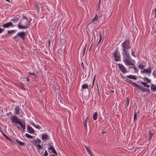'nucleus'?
Returning <instances> with one entry per match:
<instances>
[{
  "label": "nucleus",
  "mask_w": 156,
  "mask_h": 156,
  "mask_svg": "<svg viewBox=\"0 0 156 156\" xmlns=\"http://www.w3.org/2000/svg\"><path fill=\"white\" fill-rule=\"evenodd\" d=\"M3 136L6 138L8 137V136H6V135H5V134L3 135Z\"/></svg>",
  "instance_id": "13d9d810"
},
{
  "label": "nucleus",
  "mask_w": 156,
  "mask_h": 156,
  "mask_svg": "<svg viewBox=\"0 0 156 156\" xmlns=\"http://www.w3.org/2000/svg\"><path fill=\"white\" fill-rule=\"evenodd\" d=\"M32 19L29 17H27L24 15L22 16V18L18 24V27L19 29H26L30 25V21Z\"/></svg>",
  "instance_id": "f257e3e1"
},
{
  "label": "nucleus",
  "mask_w": 156,
  "mask_h": 156,
  "mask_svg": "<svg viewBox=\"0 0 156 156\" xmlns=\"http://www.w3.org/2000/svg\"><path fill=\"white\" fill-rule=\"evenodd\" d=\"M114 58L115 61L116 62L120 61V55L118 51H116L114 54Z\"/></svg>",
  "instance_id": "20e7f679"
},
{
  "label": "nucleus",
  "mask_w": 156,
  "mask_h": 156,
  "mask_svg": "<svg viewBox=\"0 0 156 156\" xmlns=\"http://www.w3.org/2000/svg\"><path fill=\"white\" fill-rule=\"evenodd\" d=\"M123 61L124 62L125 65L127 66L133 65L135 62L134 60H133L130 58L126 59H123Z\"/></svg>",
  "instance_id": "7ed1b4c3"
},
{
  "label": "nucleus",
  "mask_w": 156,
  "mask_h": 156,
  "mask_svg": "<svg viewBox=\"0 0 156 156\" xmlns=\"http://www.w3.org/2000/svg\"><path fill=\"white\" fill-rule=\"evenodd\" d=\"M35 144H37V143H38V144H39L41 142V140L38 139H37L35 140H33Z\"/></svg>",
  "instance_id": "393cba45"
},
{
  "label": "nucleus",
  "mask_w": 156,
  "mask_h": 156,
  "mask_svg": "<svg viewBox=\"0 0 156 156\" xmlns=\"http://www.w3.org/2000/svg\"><path fill=\"white\" fill-rule=\"evenodd\" d=\"M149 141H150L152 139V137L153 135V133H151L150 131H149Z\"/></svg>",
  "instance_id": "cd10ccee"
},
{
  "label": "nucleus",
  "mask_w": 156,
  "mask_h": 156,
  "mask_svg": "<svg viewBox=\"0 0 156 156\" xmlns=\"http://www.w3.org/2000/svg\"><path fill=\"white\" fill-rule=\"evenodd\" d=\"M126 77L130 79L134 80H136V77L134 76H133L131 75L129 76H127Z\"/></svg>",
  "instance_id": "4be33fe9"
},
{
  "label": "nucleus",
  "mask_w": 156,
  "mask_h": 156,
  "mask_svg": "<svg viewBox=\"0 0 156 156\" xmlns=\"http://www.w3.org/2000/svg\"><path fill=\"white\" fill-rule=\"evenodd\" d=\"M12 31V33H13L14 32H15V31L16 30H11Z\"/></svg>",
  "instance_id": "680f3d73"
},
{
  "label": "nucleus",
  "mask_w": 156,
  "mask_h": 156,
  "mask_svg": "<svg viewBox=\"0 0 156 156\" xmlns=\"http://www.w3.org/2000/svg\"><path fill=\"white\" fill-rule=\"evenodd\" d=\"M53 89L55 90V92H59L60 87L59 85L57 84H53Z\"/></svg>",
  "instance_id": "f8f14e48"
},
{
  "label": "nucleus",
  "mask_w": 156,
  "mask_h": 156,
  "mask_svg": "<svg viewBox=\"0 0 156 156\" xmlns=\"http://www.w3.org/2000/svg\"><path fill=\"white\" fill-rule=\"evenodd\" d=\"M122 55L123 59H126L130 58V55L127 50H122Z\"/></svg>",
  "instance_id": "423d86ee"
},
{
  "label": "nucleus",
  "mask_w": 156,
  "mask_h": 156,
  "mask_svg": "<svg viewBox=\"0 0 156 156\" xmlns=\"http://www.w3.org/2000/svg\"><path fill=\"white\" fill-rule=\"evenodd\" d=\"M105 133V131H103L102 132H101V134H104Z\"/></svg>",
  "instance_id": "e2e57ef3"
},
{
  "label": "nucleus",
  "mask_w": 156,
  "mask_h": 156,
  "mask_svg": "<svg viewBox=\"0 0 156 156\" xmlns=\"http://www.w3.org/2000/svg\"><path fill=\"white\" fill-rule=\"evenodd\" d=\"M154 11L155 12V16H154V18H156V8L155 9Z\"/></svg>",
  "instance_id": "6e6d98bb"
},
{
  "label": "nucleus",
  "mask_w": 156,
  "mask_h": 156,
  "mask_svg": "<svg viewBox=\"0 0 156 156\" xmlns=\"http://www.w3.org/2000/svg\"><path fill=\"white\" fill-rule=\"evenodd\" d=\"M27 80V81H29V78H28L27 77L26 78Z\"/></svg>",
  "instance_id": "338daca9"
},
{
  "label": "nucleus",
  "mask_w": 156,
  "mask_h": 156,
  "mask_svg": "<svg viewBox=\"0 0 156 156\" xmlns=\"http://www.w3.org/2000/svg\"><path fill=\"white\" fill-rule=\"evenodd\" d=\"M133 85L134 87H136L137 89H140V88H141V87L142 86L138 85V84H137V83H133Z\"/></svg>",
  "instance_id": "6ab92c4d"
},
{
  "label": "nucleus",
  "mask_w": 156,
  "mask_h": 156,
  "mask_svg": "<svg viewBox=\"0 0 156 156\" xmlns=\"http://www.w3.org/2000/svg\"><path fill=\"white\" fill-rule=\"evenodd\" d=\"M98 116V113L97 112H95L94 113L93 115V119L94 120H97Z\"/></svg>",
  "instance_id": "a878e982"
},
{
  "label": "nucleus",
  "mask_w": 156,
  "mask_h": 156,
  "mask_svg": "<svg viewBox=\"0 0 156 156\" xmlns=\"http://www.w3.org/2000/svg\"><path fill=\"white\" fill-rule=\"evenodd\" d=\"M41 137L42 140L45 141L47 139H48V136L46 134L43 133Z\"/></svg>",
  "instance_id": "2eb2a0df"
},
{
  "label": "nucleus",
  "mask_w": 156,
  "mask_h": 156,
  "mask_svg": "<svg viewBox=\"0 0 156 156\" xmlns=\"http://www.w3.org/2000/svg\"><path fill=\"white\" fill-rule=\"evenodd\" d=\"M4 30V28L2 29L0 27V34L2 33Z\"/></svg>",
  "instance_id": "ea45409f"
},
{
  "label": "nucleus",
  "mask_w": 156,
  "mask_h": 156,
  "mask_svg": "<svg viewBox=\"0 0 156 156\" xmlns=\"http://www.w3.org/2000/svg\"><path fill=\"white\" fill-rule=\"evenodd\" d=\"M57 153L56 151L54 146L53 145L49 144V153Z\"/></svg>",
  "instance_id": "9d476101"
},
{
  "label": "nucleus",
  "mask_w": 156,
  "mask_h": 156,
  "mask_svg": "<svg viewBox=\"0 0 156 156\" xmlns=\"http://www.w3.org/2000/svg\"><path fill=\"white\" fill-rule=\"evenodd\" d=\"M88 85L87 84H84L82 86V88L83 89H88Z\"/></svg>",
  "instance_id": "bb28decb"
},
{
  "label": "nucleus",
  "mask_w": 156,
  "mask_h": 156,
  "mask_svg": "<svg viewBox=\"0 0 156 156\" xmlns=\"http://www.w3.org/2000/svg\"><path fill=\"white\" fill-rule=\"evenodd\" d=\"M108 92L111 94H112L114 92V91L113 90H109Z\"/></svg>",
  "instance_id": "8fccbe9b"
},
{
  "label": "nucleus",
  "mask_w": 156,
  "mask_h": 156,
  "mask_svg": "<svg viewBox=\"0 0 156 156\" xmlns=\"http://www.w3.org/2000/svg\"><path fill=\"white\" fill-rule=\"evenodd\" d=\"M18 35L17 34V35L15 36L14 37H13V39L15 40V41H16V38L18 37Z\"/></svg>",
  "instance_id": "3c124183"
},
{
  "label": "nucleus",
  "mask_w": 156,
  "mask_h": 156,
  "mask_svg": "<svg viewBox=\"0 0 156 156\" xmlns=\"http://www.w3.org/2000/svg\"><path fill=\"white\" fill-rule=\"evenodd\" d=\"M98 17L97 16V15H96V16L94 17L93 19L92 20L91 22H93L94 21H97L98 20Z\"/></svg>",
  "instance_id": "f704fd0d"
},
{
  "label": "nucleus",
  "mask_w": 156,
  "mask_h": 156,
  "mask_svg": "<svg viewBox=\"0 0 156 156\" xmlns=\"http://www.w3.org/2000/svg\"><path fill=\"white\" fill-rule=\"evenodd\" d=\"M19 20V18L17 17H14L11 20V21L13 22H17Z\"/></svg>",
  "instance_id": "412c9836"
},
{
  "label": "nucleus",
  "mask_w": 156,
  "mask_h": 156,
  "mask_svg": "<svg viewBox=\"0 0 156 156\" xmlns=\"http://www.w3.org/2000/svg\"><path fill=\"white\" fill-rule=\"evenodd\" d=\"M141 83L142 84H143L144 87H150V85H148V84H147V83H146L144 82H143L141 81Z\"/></svg>",
  "instance_id": "c756f323"
},
{
  "label": "nucleus",
  "mask_w": 156,
  "mask_h": 156,
  "mask_svg": "<svg viewBox=\"0 0 156 156\" xmlns=\"http://www.w3.org/2000/svg\"><path fill=\"white\" fill-rule=\"evenodd\" d=\"M85 49H86V48H84V50H83V55H84V54L85 53Z\"/></svg>",
  "instance_id": "bf43d9fd"
},
{
  "label": "nucleus",
  "mask_w": 156,
  "mask_h": 156,
  "mask_svg": "<svg viewBox=\"0 0 156 156\" xmlns=\"http://www.w3.org/2000/svg\"><path fill=\"white\" fill-rule=\"evenodd\" d=\"M101 4V1L100 0H99L98 3V8H99L100 7V5Z\"/></svg>",
  "instance_id": "5fc2aeb1"
},
{
  "label": "nucleus",
  "mask_w": 156,
  "mask_h": 156,
  "mask_svg": "<svg viewBox=\"0 0 156 156\" xmlns=\"http://www.w3.org/2000/svg\"><path fill=\"white\" fill-rule=\"evenodd\" d=\"M139 66L140 68L142 69H143L144 68V66L142 64H140Z\"/></svg>",
  "instance_id": "a18cd8bd"
},
{
  "label": "nucleus",
  "mask_w": 156,
  "mask_h": 156,
  "mask_svg": "<svg viewBox=\"0 0 156 156\" xmlns=\"http://www.w3.org/2000/svg\"><path fill=\"white\" fill-rule=\"evenodd\" d=\"M2 27L3 28H9L11 27H14V25H13L12 23V22H9L3 24Z\"/></svg>",
  "instance_id": "6e6552de"
},
{
  "label": "nucleus",
  "mask_w": 156,
  "mask_h": 156,
  "mask_svg": "<svg viewBox=\"0 0 156 156\" xmlns=\"http://www.w3.org/2000/svg\"><path fill=\"white\" fill-rule=\"evenodd\" d=\"M121 76L122 77L124 78H125V80L128 82H129V83H131L133 85V83H134V82H133L131 80H129L127 78H126V77H123V76H122V75H121Z\"/></svg>",
  "instance_id": "b1692460"
},
{
  "label": "nucleus",
  "mask_w": 156,
  "mask_h": 156,
  "mask_svg": "<svg viewBox=\"0 0 156 156\" xmlns=\"http://www.w3.org/2000/svg\"><path fill=\"white\" fill-rule=\"evenodd\" d=\"M131 54L134 57H136V56L134 55V51L132 49L131 50Z\"/></svg>",
  "instance_id": "37998d69"
},
{
  "label": "nucleus",
  "mask_w": 156,
  "mask_h": 156,
  "mask_svg": "<svg viewBox=\"0 0 156 156\" xmlns=\"http://www.w3.org/2000/svg\"><path fill=\"white\" fill-rule=\"evenodd\" d=\"M144 79L145 80V81L147 82L148 83H151V80L150 79H148L146 77H144Z\"/></svg>",
  "instance_id": "c85d7f7f"
},
{
  "label": "nucleus",
  "mask_w": 156,
  "mask_h": 156,
  "mask_svg": "<svg viewBox=\"0 0 156 156\" xmlns=\"http://www.w3.org/2000/svg\"><path fill=\"white\" fill-rule=\"evenodd\" d=\"M11 114V112H9V113H7V115L8 116L9 114Z\"/></svg>",
  "instance_id": "0e129e2a"
},
{
  "label": "nucleus",
  "mask_w": 156,
  "mask_h": 156,
  "mask_svg": "<svg viewBox=\"0 0 156 156\" xmlns=\"http://www.w3.org/2000/svg\"><path fill=\"white\" fill-rule=\"evenodd\" d=\"M84 146H85V147L86 148V149L88 151V152L89 153L91 151L90 150V147H88L87 146H86L85 145H84Z\"/></svg>",
  "instance_id": "72a5a7b5"
},
{
  "label": "nucleus",
  "mask_w": 156,
  "mask_h": 156,
  "mask_svg": "<svg viewBox=\"0 0 156 156\" xmlns=\"http://www.w3.org/2000/svg\"><path fill=\"white\" fill-rule=\"evenodd\" d=\"M11 33H12L11 30H8L7 31V34H10Z\"/></svg>",
  "instance_id": "49530a36"
},
{
  "label": "nucleus",
  "mask_w": 156,
  "mask_h": 156,
  "mask_svg": "<svg viewBox=\"0 0 156 156\" xmlns=\"http://www.w3.org/2000/svg\"><path fill=\"white\" fill-rule=\"evenodd\" d=\"M28 74H29V75H34V76H35V74L34 73H31L30 72H29L28 73Z\"/></svg>",
  "instance_id": "603ef678"
},
{
  "label": "nucleus",
  "mask_w": 156,
  "mask_h": 156,
  "mask_svg": "<svg viewBox=\"0 0 156 156\" xmlns=\"http://www.w3.org/2000/svg\"><path fill=\"white\" fill-rule=\"evenodd\" d=\"M32 125L36 128H37L38 129H41L42 128L39 125H36L34 123H33L32 124Z\"/></svg>",
  "instance_id": "7c9ffc66"
},
{
  "label": "nucleus",
  "mask_w": 156,
  "mask_h": 156,
  "mask_svg": "<svg viewBox=\"0 0 156 156\" xmlns=\"http://www.w3.org/2000/svg\"><path fill=\"white\" fill-rule=\"evenodd\" d=\"M82 66H83V69H84V66H83V62H82Z\"/></svg>",
  "instance_id": "052dcab7"
},
{
  "label": "nucleus",
  "mask_w": 156,
  "mask_h": 156,
  "mask_svg": "<svg viewBox=\"0 0 156 156\" xmlns=\"http://www.w3.org/2000/svg\"><path fill=\"white\" fill-rule=\"evenodd\" d=\"M151 89L152 92L156 91V85L154 84L151 85Z\"/></svg>",
  "instance_id": "f3484780"
},
{
  "label": "nucleus",
  "mask_w": 156,
  "mask_h": 156,
  "mask_svg": "<svg viewBox=\"0 0 156 156\" xmlns=\"http://www.w3.org/2000/svg\"><path fill=\"white\" fill-rule=\"evenodd\" d=\"M89 76H90V73H89V74L87 76V79L89 77Z\"/></svg>",
  "instance_id": "69168bd1"
},
{
  "label": "nucleus",
  "mask_w": 156,
  "mask_h": 156,
  "mask_svg": "<svg viewBox=\"0 0 156 156\" xmlns=\"http://www.w3.org/2000/svg\"><path fill=\"white\" fill-rule=\"evenodd\" d=\"M88 121V117H87L85 119L84 122V126L85 127L86 129H87V123Z\"/></svg>",
  "instance_id": "5701e85b"
},
{
  "label": "nucleus",
  "mask_w": 156,
  "mask_h": 156,
  "mask_svg": "<svg viewBox=\"0 0 156 156\" xmlns=\"http://www.w3.org/2000/svg\"><path fill=\"white\" fill-rule=\"evenodd\" d=\"M27 129L28 132L29 133H34V129L30 126H27Z\"/></svg>",
  "instance_id": "4468645a"
},
{
  "label": "nucleus",
  "mask_w": 156,
  "mask_h": 156,
  "mask_svg": "<svg viewBox=\"0 0 156 156\" xmlns=\"http://www.w3.org/2000/svg\"><path fill=\"white\" fill-rule=\"evenodd\" d=\"M101 39H102V35H101V33H100V38H99V41H98V44H99V43L101 42Z\"/></svg>",
  "instance_id": "c9c22d12"
},
{
  "label": "nucleus",
  "mask_w": 156,
  "mask_h": 156,
  "mask_svg": "<svg viewBox=\"0 0 156 156\" xmlns=\"http://www.w3.org/2000/svg\"><path fill=\"white\" fill-rule=\"evenodd\" d=\"M143 92L145 91L146 90V89L145 88H144L142 86L141 87V88L140 89Z\"/></svg>",
  "instance_id": "79ce46f5"
},
{
  "label": "nucleus",
  "mask_w": 156,
  "mask_h": 156,
  "mask_svg": "<svg viewBox=\"0 0 156 156\" xmlns=\"http://www.w3.org/2000/svg\"><path fill=\"white\" fill-rule=\"evenodd\" d=\"M48 154V153L47 152V151H45L44 153V156H47Z\"/></svg>",
  "instance_id": "c03bdc74"
},
{
  "label": "nucleus",
  "mask_w": 156,
  "mask_h": 156,
  "mask_svg": "<svg viewBox=\"0 0 156 156\" xmlns=\"http://www.w3.org/2000/svg\"><path fill=\"white\" fill-rule=\"evenodd\" d=\"M0 132L2 133H3V131L1 130V129H0Z\"/></svg>",
  "instance_id": "774afa93"
},
{
  "label": "nucleus",
  "mask_w": 156,
  "mask_h": 156,
  "mask_svg": "<svg viewBox=\"0 0 156 156\" xmlns=\"http://www.w3.org/2000/svg\"><path fill=\"white\" fill-rule=\"evenodd\" d=\"M18 124H19L22 128V132H24V130L26 128L25 123L24 122H22L21 121H20Z\"/></svg>",
  "instance_id": "9b49d317"
},
{
  "label": "nucleus",
  "mask_w": 156,
  "mask_h": 156,
  "mask_svg": "<svg viewBox=\"0 0 156 156\" xmlns=\"http://www.w3.org/2000/svg\"><path fill=\"white\" fill-rule=\"evenodd\" d=\"M126 103L127 105H128L129 103V100L128 98H127V101H126Z\"/></svg>",
  "instance_id": "864d4df0"
},
{
  "label": "nucleus",
  "mask_w": 156,
  "mask_h": 156,
  "mask_svg": "<svg viewBox=\"0 0 156 156\" xmlns=\"http://www.w3.org/2000/svg\"><path fill=\"white\" fill-rule=\"evenodd\" d=\"M151 69L150 68H149L147 69H144L143 71H141L142 73H147L150 74L151 73Z\"/></svg>",
  "instance_id": "ddd939ff"
},
{
  "label": "nucleus",
  "mask_w": 156,
  "mask_h": 156,
  "mask_svg": "<svg viewBox=\"0 0 156 156\" xmlns=\"http://www.w3.org/2000/svg\"><path fill=\"white\" fill-rule=\"evenodd\" d=\"M16 141L19 144H20V145L21 146H24L25 145V144L24 142H22L21 141L18 140L17 139H16Z\"/></svg>",
  "instance_id": "a211bd4d"
},
{
  "label": "nucleus",
  "mask_w": 156,
  "mask_h": 156,
  "mask_svg": "<svg viewBox=\"0 0 156 156\" xmlns=\"http://www.w3.org/2000/svg\"><path fill=\"white\" fill-rule=\"evenodd\" d=\"M11 121L13 123H18L20 121L19 120L17 117L16 115L13 116L11 119Z\"/></svg>",
  "instance_id": "1a4fd4ad"
},
{
  "label": "nucleus",
  "mask_w": 156,
  "mask_h": 156,
  "mask_svg": "<svg viewBox=\"0 0 156 156\" xmlns=\"http://www.w3.org/2000/svg\"><path fill=\"white\" fill-rule=\"evenodd\" d=\"M7 140H9V141L11 143H13L12 140L10 139L8 136V137L6 138Z\"/></svg>",
  "instance_id": "58836bf2"
},
{
  "label": "nucleus",
  "mask_w": 156,
  "mask_h": 156,
  "mask_svg": "<svg viewBox=\"0 0 156 156\" xmlns=\"http://www.w3.org/2000/svg\"><path fill=\"white\" fill-rule=\"evenodd\" d=\"M118 66L119 69L121 72L123 73H127V71L125 67L122 64L119 63L118 64Z\"/></svg>",
  "instance_id": "39448f33"
},
{
  "label": "nucleus",
  "mask_w": 156,
  "mask_h": 156,
  "mask_svg": "<svg viewBox=\"0 0 156 156\" xmlns=\"http://www.w3.org/2000/svg\"><path fill=\"white\" fill-rule=\"evenodd\" d=\"M25 136L26 137L29 139H32L33 138V136L30 135L28 133H26Z\"/></svg>",
  "instance_id": "473e14b6"
},
{
  "label": "nucleus",
  "mask_w": 156,
  "mask_h": 156,
  "mask_svg": "<svg viewBox=\"0 0 156 156\" xmlns=\"http://www.w3.org/2000/svg\"><path fill=\"white\" fill-rule=\"evenodd\" d=\"M16 127L19 129L22 130L20 127H19V126H17Z\"/></svg>",
  "instance_id": "4d7b16f0"
},
{
  "label": "nucleus",
  "mask_w": 156,
  "mask_h": 156,
  "mask_svg": "<svg viewBox=\"0 0 156 156\" xmlns=\"http://www.w3.org/2000/svg\"><path fill=\"white\" fill-rule=\"evenodd\" d=\"M54 154H50L49 155V156H57L58 153H54Z\"/></svg>",
  "instance_id": "a19ab883"
},
{
  "label": "nucleus",
  "mask_w": 156,
  "mask_h": 156,
  "mask_svg": "<svg viewBox=\"0 0 156 156\" xmlns=\"http://www.w3.org/2000/svg\"><path fill=\"white\" fill-rule=\"evenodd\" d=\"M121 46L122 47V50H127L130 48V43L129 40H126L122 42Z\"/></svg>",
  "instance_id": "f03ea898"
},
{
  "label": "nucleus",
  "mask_w": 156,
  "mask_h": 156,
  "mask_svg": "<svg viewBox=\"0 0 156 156\" xmlns=\"http://www.w3.org/2000/svg\"><path fill=\"white\" fill-rule=\"evenodd\" d=\"M15 113L16 114L19 115V114L20 112V108L19 106H15Z\"/></svg>",
  "instance_id": "dca6fc26"
},
{
  "label": "nucleus",
  "mask_w": 156,
  "mask_h": 156,
  "mask_svg": "<svg viewBox=\"0 0 156 156\" xmlns=\"http://www.w3.org/2000/svg\"><path fill=\"white\" fill-rule=\"evenodd\" d=\"M37 147L38 148V149H42L41 146L39 144H37Z\"/></svg>",
  "instance_id": "09e8293b"
},
{
  "label": "nucleus",
  "mask_w": 156,
  "mask_h": 156,
  "mask_svg": "<svg viewBox=\"0 0 156 156\" xmlns=\"http://www.w3.org/2000/svg\"><path fill=\"white\" fill-rule=\"evenodd\" d=\"M17 34L18 36L20 38H21L22 39L24 40L25 39V37L26 36V33L23 31H21L20 32H18Z\"/></svg>",
  "instance_id": "0eeeda50"
},
{
  "label": "nucleus",
  "mask_w": 156,
  "mask_h": 156,
  "mask_svg": "<svg viewBox=\"0 0 156 156\" xmlns=\"http://www.w3.org/2000/svg\"><path fill=\"white\" fill-rule=\"evenodd\" d=\"M89 153L90 155V156H94V154L91 151Z\"/></svg>",
  "instance_id": "de8ad7c7"
},
{
  "label": "nucleus",
  "mask_w": 156,
  "mask_h": 156,
  "mask_svg": "<svg viewBox=\"0 0 156 156\" xmlns=\"http://www.w3.org/2000/svg\"><path fill=\"white\" fill-rule=\"evenodd\" d=\"M132 66H133L132 67H129V68H133L134 69H135V71L136 72H138V70H137V69L136 68V66L134 65H134H132Z\"/></svg>",
  "instance_id": "2f4dec72"
},
{
  "label": "nucleus",
  "mask_w": 156,
  "mask_h": 156,
  "mask_svg": "<svg viewBox=\"0 0 156 156\" xmlns=\"http://www.w3.org/2000/svg\"><path fill=\"white\" fill-rule=\"evenodd\" d=\"M20 87H21L22 89L23 90H25V88L23 86V84L22 83H21L20 84Z\"/></svg>",
  "instance_id": "4c0bfd02"
},
{
  "label": "nucleus",
  "mask_w": 156,
  "mask_h": 156,
  "mask_svg": "<svg viewBox=\"0 0 156 156\" xmlns=\"http://www.w3.org/2000/svg\"><path fill=\"white\" fill-rule=\"evenodd\" d=\"M35 8L37 9V12H39L40 8V5L37 3H36L35 5Z\"/></svg>",
  "instance_id": "aec40b11"
},
{
  "label": "nucleus",
  "mask_w": 156,
  "mask_h": 156,
  "mask_svg": "<svg viewBox=\"0 0 156 156\" xmlns=\"http://www.w3.org/2000/svg\"><path fill=\"white\" fill-rule=\"evenodd\" d=\"M137 119V115H136V112H135L134 115V121L136 120Z\"/></svg>",
  "instance_id": "e433bc0d"
}]
</instances>
